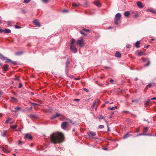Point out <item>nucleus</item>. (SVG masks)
Returning <instances> with one entry per match:
<instances>
[{"label": "nucleus", "mask_w": 156, "mask_h": 156, "mask_svg": "<svg viewBox=\"0 0 156 156\" xmlns=\"http://www.w3.org/2000/svg\"><path fill=\"white\" fill-rule=\"evenodd\" d=\"M64 138L63 134L59 132L53 133L50 137L51 142L54 144H60L63 141Z\"/></svg>", "instance_id": "obj_1"}, {"label": "nucleus", "mask_w": 156, "mask_h": 156, "mask_svg": "<svg viewBox=\"0 0 156 156\" xmlns=\"http://www.w3.org/2000/svg\"><path fill=\"white\" fill-rule=\"evenodd\" d=\"M0 58H1L2 61H4L6 59L5 61V63H8L10 64L16 65V62H15L11 60L10 59L6 58L4 56L0 53Z\"/></svg>", "instance_id": "obj_2"}, {"label": "nucleus", "mask_w": 156, "mask_h": 156, "mask_svg": "<svg viewBox=\"0 0 156 156\" xmlns=\"http://www.w3.org/2000/svg\"><path fill=\"white\" fill-rule=\"evenodd\" d=\"M75 40L74 38H72L71 41V44L70 49L74 53H76L77 51V49L74 45Z\"/></svg>", "instance_id": "obj_3"}, {"label": "nucleus", "mask_w": 156, "mask_h": 156, "mask_svg": "<svg viewBox=\"0 0 156 156\" xmlns=\"http://www.w3.org/2000/svg\"><path fill=\"white\" fill-rule=\"evenodd\" d=\"M96 135V133L95 132H93L92 131H90L89 133H88V136L89 138L95 139H98V138L92 136H95Z\"/></svg>", "instance_id": "obj_4"}, {"label": "nucleus", "mask_w": 156, "mask_h": 156, "mask_svg": "<svg viewBox=\"0 0 156 156\" xmlns=\"http://www.w3.org/2000/svg\"><path fill=\"white\" fill-rule=\"evenodd\" d=\"M77 44L80 47H82L84 46V43L83 39L76 41Z\"/></svg>", "instance_id": "obj_5"}, {"label": "nucleus", "mask_w": 156, "mask_h": 156, "mask_svg": "<svg viewBox=\"0 0 156 156\" xmlns=\"http://www.w3.org/2000/svg\"><path fill=\"white\" fill-rule=\"evenodd\" d=\"M121 17V14L119 13H117L115 16V20H119Z\"/></svg>", "instance_id": "obj_6"}, {"label": "nucleus", "mask_w": 156, "mask_h": 156, "mask_svg": "<svg viewBox=\"0 0 156 156\" xmlns=\"http://www.w3.org/2000/svg\"><path fill=\"white\" fill-rule=\"evenodd\" d=\"M67 123L66 122H63L61 125L62 128L63 129H66L67 126Z\"/></svg>", "instance_id": "obj_7"}, {"label": "nucleus", "mask_w": 156, "mask_h": 156, "mask_svg": "<svg viewBox=\"0 0 156 156\" xmlns=\"http://www.w3.org/2000/svg\"><path fill=\"white\" fill-rule=\"evenodd\" d=\"M25 138H27L30 140L33 139V137L29 133H27L25 135Z\"/></svg>", "instance_id": "obj_8"}, {"label": "nucleus", "mask_w": 156, "mask_h": 156, "mask_svg": "<svg viewBox=\"0 0 156 156\" xmlns=\"http://www.w3.org/2000/svg\"><path fill=\"white\" fill-rule=\"evenodd\" d=\"M28 116L31 119H37V116L36 115L30 114L28 115Z\"/></svg>", "instance_id": "obj_9"}, {"label": "nucleus", "mask_w": 156, "mask_h": 156, "mask_svg": "<svg viewBox=\"0 0 156 156\" xmlns=\"http://www.w3.org/2000/svg\"><path fill=\"white\" fill-rule=\"evenodd\" d=\"M70 61L69 60V58H68L66 63V66L65 67V69L66 71H67V68L68 66V65L70 64Z\"/></svg>", "instance_id": "obj_10"}, {"label": "nucleus", "mask_w": 156, "mask_h": 156, "mask_svg": "<svg viewBox=\"0 0 156 156\" xmlns=\"http://www.w3.org/2000/svg\"><path fill=\"white\" fill-rule=\"evenodd\" d=\"M33 23L34 25H37L38 27L41 26L40 23L37 20H35L34 21Z\"/></svg>", "instance_id": "obj_11"}, {"label": "nucleus", "mask_w": 156, "mask_h": 156, "mask_svg": "<svg viewBox=\"0 0 156 156\" xmlns=\"http://www.w3.org/2000/svg\"><path fill=\"white\" fill-rule=\"evenodd\" d=\"M94 4L97 6H99L101 4L100 2L98 0H95L94 2Z\"/></svg>", "instance_id": "obj_12"}, {"label": "nucleus", "mask_w": 156, "mask_h": 156, "mask_svg": "<svg viewBox=\"0 0 156 156\" xmlns=\"http://www.w3.org/2000/svg\"><path fill=\"white\" fill-rule=\"evenodd\" d=\"M9 66L7 65H4L2 67L3 71H6L8 70Z\"/></svg>", "instance_id": "obj_13"}, {"label": "nucleus", "mask_w": 156, "mask_h": 156, "mask_svg": "<svg viewBox=\"0 0 156 156\" xmlns=\"http://www.w3.org/2000/svg\"><path fill=\"white\" fill-rule=\"evenodd\" d=\"M115 56L116 57L120 58L121 57V54L119 51H116L115 52Z\"/></svg>", "instance_id": "obj_14"}, {"label": "nucleus", "mask_w": 156, "mask_h": 156, "mask_svg": "<svg viewBox=\"0 0 156 156\" xmlns=\"http://www.w3.org/2000/svg\"><path fill=\"white\" fill-rule=\"evenodd\" d=\"M60 115L58 113H56V114L53 115L51 118V119H53L55 118H56L59 117V116Z\"/></svg>", "instance_id": "obj_15"}, {"label": "nucleus", "mask_w": 156, "mask_h": 156, "mask_svg": "<svg viewBox=\"0 0 156 156\" xmlns=\"http://www.w3.org/2000/svg\"><path fill=\"white\" fill-rule=\"evenodd\" d=\"M137 5L140 8H141L143 7V5H142V3L140 2H138L137 3Z\"/></svg>", "instance_id": "obj_16"}, {"label": "nucleus", "mask_w": 156, "mask_h": 156, "mask_svg": "<svg viewBox=\"0 0 156 156\" xmlns=\"http://www.w3.org/2000/svg\"><path fill=\"white\" fill-rule=\"evenodd\" d=\"M14 22L13 21H8L7 22V23L8 24V26L9 27H11L12 26V25L11 24H14Z\"/></svg>", "instance_id": "obj_17"}, {"label": "nucleus", "mask_w": 156, "mask_h": 156, "mask_svg": "<svg viewBox=\"0 0 156 156\" xmlns=\"http://www.w3.org/2000/svg\"><path fill=\"white\" fill-rule=\"evenodd\" d=\"M140 41H137L135 43V46L136 48H138L140 47Z\"/></svg>", "instance_id": "obj_18"}, {"label": "nucleus", "mask_w": 156, "mask_h": 156, "mask_svg": "<svg viewBox=\"0 0 156 156\" xmlns=\"http://www.w3.org/2000/svg\"><path fill=\"white\" fill-rule=\"evenodd\" d=\"M129 12L128 11H126L125 12L124 15L125 17H128L129 16Z\"/></svg>", "instance_id": "obj_19"}, {"label": "nucleus", "mask_w": 156, "mask_h": 156, "mask_svg": "<svg viewBox=\"0 0 156 156\" xmlns=\"http://www.w3.org/2000/svg\"><path fill=\"white\" fill-rule=\"evenodd\" d=\"M56 149L57 151H58L60 152L61 150L62 149V147L60 146H55Z\"/></svg>", "instance_id": "obj_20"}, {"label": "nucleus", "mask_w": 156, "mask_h": 156, "mask_svg": "<svg viewBox=\"0 0 156 156\" xmlns=\"http://www.w3.org/2000/svg\"><path fill=\"white\" fill-rule=\"evenodd\" d=\"M5 33L9 34L11 32V31L10 30L8 29H5L4 30Z\"/></svg>", "instance_id": "obj_21"}, {"label": "nucleus", "mask_w": 156, "mask_h": 156, "mask_svg": "<svg viewBox=\"0 0 156 156\" xmlns=\"http://www.w3.org/2000/svg\"><path fill=\"white\" fill-rule=\"evenodd\" d=\"M117 108V106H115L114 107H108V109L111 110H114Z\"/></svg>", "instance_id": "obj_22"}, {"label": "nucleus", "mask_w": 156, "mask_h": 156, "mask_svg": "<svg viewBox=\"0 0 156 156\" xmlns=\"http://www.w3.org/2000/svg\"><path fill=\"white\" fill-rule=\"evenodd\" d=\"M23 53V52L22 51H18L16 53V55H20L22 54Z\"/></svg>", "instance_id": "obj_23"}, {"label": "nucleus", "mask_w": 156, "mask_h": 156, "mask_svg": "<svg viewBox=\"0 0 156 156\" xmlns=\"http://www.w3.org/2000/svg\"><path fill=\"white\" fill-rule=\"evenodd\" d=\"M145 54L144 52L143 51L139 52L138 53V55L139 56L144 55Z\"/></svg>", "instance_id": "obj_24"}, {"label": "nucleus", "mask_w": 156, "mask_h": 156, "mask_svg": "<svg viewBox=\"0 0 156 156\" xmlns=\"http://www.w3.org/2000/svg\"><path fill=\"white\" fill-rule=\"evenodd\" d=\"M6 130H4L2 134V136L3 137H7V134H6Z\"/></svg>", "instance_id": "obj_25"}, {"label": "nucleus", "mask_w": 156, "mask_h": 156, "mask_svg": "<svg viewBox=\"0 0 156 156\" xmlns=\"http://www.w3.org/2000/svg\"><path fill=\"white\" fill-rule=\"evenodd\" d=\"M143 135H144V136H147V135H148L147 134H144V133H140L139 134L137 135L136 136H143Z\"/></svg>", "instance_id": "obj_26"}, {"label": "nucleus", "mask_w": 156, "mask_h": 156, "mask_svg": "<svg viewBox=\"0 0 156 156\" xmlns=\"http://www.w3.org/2000/svg\"><path fill=\"white\" fill-rule=\"evenodd\" d=\"M129 136V133H127L125 134L123 136V139H125Z\"/></svg>", "instance_id": "obj_27"}, {"label": "nucleus", "mask_w": 156, "mask_h": 156, "mask_svg": "<svg viewBox=\"0 0 156 156\" xmlns=\"http://www.w3.org/2000/svg\"><path fill=\"white\" fill-rule=\"evenodd\" d=\"M154 9H152L150 8V9H147V11H148L151 12L152 13H153V12H154Z\"/></svg>", "instance_id": "obj_28"}, {"label": "nucleus", "mask_w": 156, "mask_h": 156, "mask_svg": "<svg viewBox=\"0 0 156 156\" xmlns=\"http://www.w3.org/2000/svg\"><path fill=\"white\" fill-rule=\"evenodd\" d=\"M11 120V118H7V119L5 122V123H8L9 121Z\"/></svg>", "instance_id": "obj_29"}, {"label": "nucleus", "mask_w": 156, "mask_h": 156, "mask_svg": "<svg viewBox=\"0 0 156 156\" xmlns=\"http://www.w3.org/2000/svg\"><path fill=\"white\" fill-rule=\"evenodd\" d=\"M29 103H31V105H34H34H37V106L38 105L37 104V103H33V102H31L30 101H29Z\"/></svg>", "instance_id": "obj_30"}, {"label": "nucleus", "mask_w": 156, "mask_h": 156, "mask_svg": "<svg viewBox=\"0 0 156 156\" xmlns=\"http://www.w3.org/2000/svg\"><path fill=\"white\" fill-rule=\"evenodd\" d=\"M17 127V125H13L11 126V127L13 129H16Z\"/></svg>", "instance_id": "obj_31"}, {"label": "nucleus", "mask_w": 156, "mask_h": 156, "mask_svg": "<svg viewBox=\"0 0 156 156\" xmlns=\"http://www.w3.org/2000/svg\"><path fill=\"white\" fill-rule=\"evenodd\" d=\"M80 5V4H76V3H73V4H72V5L73 6H75V7L79 6Z\"/></svg>", "instance_id": "obj_32"}, {"label": "nucleus", "mask_w": 156, "mask_h": 156, "mask_svg": "<svg viewBox=\"0 0 156 156\" xmlns=\"http://www.w3.org/2000/svg\"><path fill=\"white\" fill-rule=\"evenodd\" d=\"M95 105H96V102H93V105L92 106V109H93L94 107V106H95Z\"/></svg>", "instance_id": "obj_33"}, {"label": "nucleus", "mask_w": 156, "mask_h": 156, "mask_svg": "<svg viewBox=\"0 0 156 156\" xmlns=\"http://www.w3.org/2000/svg\"><path fill=\"white\" fill-rule=\"evenodd\" d=\"M11 98L13 100V101L14 102L17 101V99L16 98L14 97H11Z\"/></svg>", "instance_id": "obj_34"}, {"label": "nucleus", "mask_w": 156, "mask_h": 156, "mask_svg": "<svg viewBox=\"0 0 156 156\" xmlns=\"http://www.w3.org/2000/svg\"><path fill=\"white\" fill-rule=\"evenodd\" d=\"M2 150L5 153H7V150L4 147L2 148Z\"/></svg>", "instance_id": "obj_35"}, {"label": "nucleus", "mask_w": 156, "mask_h": 156, "mask_svg": "<svg viewBox=\"0 0 156 156\" xmlns=\"http://www.w3.org/2000/svg\"><path fill=\"white\" fill-rule=\"evenodd\" d=\"M119 20H114V22H115V25H119V23H118V21H119Z\"/></svg>", "instance_id": "obj_36"}, {"label": "nucleus", "mask_w": 156, "mask_h": 156, "mask_svg": "<svg viewBox=\"0 0 156 156\" xmlns=\"http://www.w3.org/2000/svg\"><path fill=\"white\" fill-rule=\"evenodd\" d=\"M80 32L81 34H82V35H84V36H86L87 35V34H85V33H84L82 30H80Z\"/></svg>", "instance_id": "obj_37"}, {"label": "nucleus", "mask_w": 156, "mask_h": 156, "mask_svg": "<svg viewBox=\"0 0 156 156\" xmlns=\"http://www.w3.org/2000/svg\"><path fill=\"white\" fill-rule=\"evenodd\" d=\"M104 127V125H100L98 126V127L100 129H102Z\"/></svg>", "instance_id": "obj_38"}, {"label": "nucleus", "mask_w": 156, "mask_h": 156, "mask_svg": "<svg viewBox=\"0 0 156 156\" xmlns=\"http://www.w3.org/2000/svg\"><path fill=\"white\" fill-rule=\"evenodd\" d=\"M150 64V62L148 60L147 61V62L146 64L145 65V66H147Z\"/></svg>", "instance_id": "obj_39"}, {"label": "nucleus", "mask_w": 156, "mask_h": 156, "mask_svg": "<svg viewBox=\"0 0 156 156\" xmlns=\"http://www.w3.org/2000/svg\"><path fill=\"white\" fill-rule=\"evenodd\" d=\"M30 1V0H24L23 2L24 3H27Z\"/></svg>", "instance_id": "obj_40"}, {"label": "nucleus", "mask_w": 156, "mask_h": 156, "mask_svg": "<svg viewBox=\"0 0 156 156\" xmlns=\"http://www.w3.org/2000/svg\"><path fill=\"white\" fill-rule=\"evenodd\" d=\"M104 120L105 121V122H106L107 124V128H108V131H110L109 128L108 126V123L107 122V121L105 120L104 119Z\"/></svg>", "instance_id": "obj_41"}, {"label": "nucleus", "mask_w": 156, "mask_h": 156, "mask_svg": "<svg viewBox=\"0 0 156 156\" xmlns=\"http://www.w3.org/2000/svg\"><path fill=\"white\" fill-rule=\"evenodd\" d=\"M41 1L45 3H47L48 2V0H41Z\"/></svg>", "instance_id": "obj_42"}, {"label": "nucleus", "mask_w": 156, "mask_h": 156, "mask_svg": "<svg viewBox=\"0 0 156 156\" xmlns=\"http://www.w3.org/2000/svg\"><path fill=\"white\" fill-rule=\"evenodd\" d=\"M15 28L16 29H20L21 28V27L16 25H15Z\"/></svg>", "instance_id": "obj_43"}, {"label": "nucleus", "mask_w": 156, "mask_h": 156, "mask_svg": "<svg viewBox=\"0 0 156 156\" xmlns=\"http://www.w3.org/2000/svg\"><path fill=\"white\" fill-rule=\"evenodd\" d=\"M67 120H68L69 121V122L71 123H72L73 124H74V123H73V122H72V121L71 120H70V119H66Z\"/></svg>", "instance_id": "obj_44"}, {"label": "nucleus", "mask_w": 156, "mask_h": 156, "mask_svg": "<svg viewBox=\"0 0 156 156\" xmlns=\"http://www.w3.org/2000/svg\"><path fill=\"white\" fill-rule=\"evenodd\" d=\"M83 90L86 92H89V90L86 88H83Z\"/></svg>", "instance_id": "obj_45"}, {"label": "nucleus", "mask_w": 156, "mask_h": 156, "mask_svg": "<svg viewBox=\"0 0 156 156\" xmlns=\"http://www.w3.org/2000/svg\"><path fill=\"white\" fill-rule=\"evenodd\" d=\"M22 83H19V85L18 86L19 88H21L22 87Z\"/></svg>", "instance_id": "obj_46"}, {"label": "nucleus", "mask_w": 156, "mask_h": 156, "mask_svg": "<svg viewBox=\"0 0 156 156\" xmlns=\"http://www.w3.org/2000/svg\"><path fill=\"white\" fill-rule=\"evenodd\" d=\"M15 109H16L17 110H20L21 109V108L19 107H17L15 108Z\"/></svg>", "instance_id": "obj_47"}, {"label": "nucleus", "mask_w": 156, "mask_h": 156, "mask_svg": "<svg viewBox=\"0 0 156 156\" xmlns=\"http://www.w3.org/2000/svg\"><path fill=\"white\" fill-rule=\"evenodd\" d=\"M83 30L86 31V32H90V30H88V29H86L85 28H83Z\"/></svg>", "instance_id": "obj_48"}, {"label": "nucleus", "mask_w": 156, "mask_h": 156, "mask_svg": "<svg viewBox=\"0 0 156 156\" xmlns=\"http://www.w3.org/2000/svg\"><path fill=\"white\" fill-rule=\"evenodd\" d=\"M103 119V116L102 115H101L100 116L99 118V119L101 120V119Z\"/></svg>", "instance_id": "obj_49"}, {"label": "nucleus", "mask_w": 156, "mask_h": 156, "mask_svg": "<svg viewBox=\"0 0 156 156\" xmlns=\"http://www.w3.org/2000/svg\"><path fill=\"white\" fill-rule=\"evenodd\" d=\"M150 99H148L147 100V101H145V103H149L150 101Z\"/></svg>", "instance_id": "obj_50"}, {"label": "nucleus", "mask_w": 156, "mask_h": 156, "mask_svg": "<svg viewBox=\"0 0 156 156\" xmlns=\"http://www.w3.org/2000/svg\"><path fill=\"white\" fill-rule=\"evenodd\" d=\"M130 46V45L129 44H127L126 45V48H129Z\"/></svg>", "instance_id": "obj_51"}, {"label": "nucleus", "mask_w": 156, "mask_h": 156, "mask_svg": "<svg viewBox=\"0 0 156 156\" xmlns=\"http://www.w3.org/2000/svg\"><path fill=\"white\" fill-rule=\"evenodd\" d=\"M80 99H74V101H75L78 102L79 101Z\"/></svg>", "instance_id": "obj_52"}, {"label": "nucleus", "mask_w": 156, "mask_h": 156, "mask_svg": "<svg viewBox=\"0 0 156 156\" xmlns=\"http://www.w3.org/2000/svg\"><path fill=\"white\" fill-rule=\"evenodd\" d=\"M22 143V142L20 140H19L18 141V144L20 145Z\"/></svg>", "instance_id": "obj_53"}, {"label": "nucleus", "mask_w": 156, "mask_h": 156, "mask_svg": "<svg viewBox=\"0 0 156 156\" xmlns=\"http://www.w3.org/2000/svg\"><path fill=\"white\" fill-rule=\"evenodd\" d=\"M151 100H156V97H154V98H151Z\"/></svg>", "instance_id": "obj_54"}, {"label": "nucleus", "mask_w": 156, "mask_h": 156, "mask_svg": "<svg viewBox=\"0 0 156 156\" xmlns=\"http://www.w3.org/2000/svg\"><path fill=\"white\" fill-rule=\"evenodd\" d=\"M4 30L0 28V33H2Z\"/></svg>", "instance_id": "obj_55"}, {"label": "nucleus", "mask_w": 156, "mask_h": 156, "mask_svg": "<svg viewBox=\"0 0 156 156\" xmlns=\"http://www.w3.org/2000/svg\"><path fill=\"white\" fill-rule=\"evenodd\" d=\"M123 112H124V113H129V111H123Z\"/></svg>", "instance_id": "obj_56"}, {"label": "nucleus", "mask_w": 156, "mask_h": 156, "mask_svg": "<svg viewBox=\"0 0 156 156\" xmlns=\"http://www.w3.org/2000/svg\"><path fill=\"white\" fill-rule=\"evenodd\" d=\"M114 81V80L112 79H111L110 81V82L111 83H112Z\"/></svg>", "instance_id": "obj_57"}, {"label": "nucleus", "mask_w": 156, "mask_h": 156, "mask_svg": "<svg viewBox=\"0 0 156 156\" xmlns=\"http://www.w3.org/2000/svg\"><path fill=\"white\" fill-rule=\"evenodd\" d=\"M144 121H145L146 122H147L148 123H149L150 122H149L148 121V120H146L145 119H144Z\"/></svg>", "instance_id": "obj_58"}, {"label": "nucleus", "mask_w": 156, "mask_h": 156, "mask_svg": "<svg viewBox=\"0 0 156 156\" xmlns=\"http://www.w3.org/2000/svg\"><path fill=\"white\" fill-rule=\"evenodd\" d=\"M144 104L146 107H147L148 105V104L145 103V102Z\"/></svg>", "instance_id": "obj_59"}, {"label": "nucleus", "mask_w": 156, "mask_h": 156, "mask_svg": "<svg viewBox=\"0 0 156 156\" xmlns=\"http://www.w3.org/2000/svg\"><path fill=\"white\" fill-rule=\"evenodd\" d=\"M103 149L105 150H107L108 149V148L106 147L103 148Z\"/></svg>", "instance_id": "obj_60"}, {"label": "nucleus", "mask_w": 156, "mask_h": 156, "mask_svg": "<svg viewBox=\"0 0 156 156\" xmlns=\"http://www.w3.org/2000/svg\"><path fill=\"white\" fill-rule=\"evenodd\" d=\"M138 78L137 77H136L135 79H134V80L135 81H136L137 80H138Z\"/></svg>", "instance_id": "obj_61"}, {"label": "nucleus", "mask_w": 156, "mask_h": 156, "mask_svg": "<svg viewBox=\"0 0 156 156\" xmlns=\"http://www.w3.org/2000/svg\"><path fill=\"white\" fill-rule=\"evenodd\" d=\"M132 102H138V100H133L132 101Z\"/></svg>", "instance_id": "obj_62"}, {"label": "nucleus", "mask_w": 156, "mask_h": 156, "mask_svg": "<svg viewBox=\"0 0 156 156\" xmlns=\"http://www.w3.org/2000/svg\"><path fill=\"white\" fill-rule=\"evenodd\" d=\"M148 86L149 87H150L151 86V83H149L148 84Z\"/></svg>", "instance_id": "obj_63"}, {"label": "nucleus", "mask_w": 156, "mask_h": 156, "mask_svg": "<svg viewBox=\"0 0 156 156\" xmlns=\"http://www.w3.org/2000/svg\"><path fill=\"white\" fill-rule=\"evenodd\" d=\"M143 132L144 134H146V133L147 132V130H144L143 131Z\"/></svg>", "instance_id": "obj_64"}]
</instances>
